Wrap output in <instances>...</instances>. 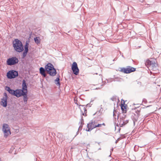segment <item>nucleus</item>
<instances>
[{"mask_svg": "<svg viewBox=\"0 0 161 161\" xmlns=\"http://www.w3.org/2000/svg\"><path fill=\"white\" fill-rule=\"evenodd\" d=\"M13 46L14 50L20 53L24 50L23 46L21 42L18 39H15L13 42Z\"/></svg>", "mask_w": 161, "mask_h": 161, "instance_id": "obj_2", "label": "nucleus"}, {"mask_svg": "<svg viewBox=\"0 0 161 161\" xmlns=\"http://www.w3.org/2000/svg\"><path fill=\"white\" fill-rule=\"evenodd\" d=\"M18 74L17 71L14 70H12L9 71L7 73V76L8 78L11 79L18 76Z\"/></svg>", "mask_w": 161, "mask_h": 161, "instance_id": "obj_6", "label": "nucleus"}, {"mask_svg": "<svg viewBox=\"0 0 161 161\" xmlns=\"http://www.w3.org/2000/svg\"><path fill=\"white\" fill-rule=\"evenodd\" d=\"M93 123H94V125H103L104 126H105V125L104 123H103L102 124H97L96 122L95 121H93Z\"/></svg>", "mask_w": 161, "mask_h": 161, "instance_id": "obj_24", "label": "nucleus"}, {"mask_svg": "<svg viewBox=\"0 0 161 161\" xmlns=\"http://www.w3.org/2000/svg\"><path fill=\"white\" fill-rule=\"evenodd\" d=\"M18 59L16 57H13L8 59L7 61V64L8 65H14L18 62Z\"/></svg>", "mask_w": 161, "mask_h": 161, "instance_id": "obj_5", "label": "nucleus"}, {"mask_svg": "<svg viewBox=\"0 0 161 161\" xmlns=\"http://www.w3.org/2000/svg\"><path fill=\"white\" fill-rule=\"evenodd\" d=\"M0 161H1V159L0 158Z\"/></svg>", "mask_w": 161, "mask_h": 161, "instance_id": "obj_32", "label": "nucleus"}, {"mask_svg": "<svg viewBox=\"0 0 161 161\" xmlns=\"http://www.w3.org/2000/svg\"><path fill=\"white\" fill-rule=\"evenodd\" d=\"M22 86V89H17L15 90L14 96L17 97L22 96L27 93V86L25 80H23Z\"/></svg>", "mask_w": 161, "mask_h": 161, "instance_id": "obj_1", "label": "nucleus"}, {"mask_svg": "<svg viewBox=\"0 0 161 161\" xmlns=\"http://www.w3.org/2000/svg\"><path fill=\"white\" fill-rule=\"evenodd\" d=\"M28 52H25V51H24V52H23V56L24 57H25L26 55V54Z\"/></svg>", "mask_w": 161, "mask_h": 161, "instance_id": "obj_25", "label": "nucleus"}, {"mask_svg": "<svg viewBox=\"0 0 161 161\" xmlns=\"http://www.w3.org/2000/svg\"><path fill=\"white\" fill-rule=\"evenodd\" d=\"M134 105H135L136 106H135L134 108H132V110L133 109L135 110V109L136 108H138L139 107V104H134Z\"/></svg>", "mask_w": 161, "mask_h": 161, "instance_id": "obj_23", "label": "nucleus"}, {"mask_svg": "<svg viewBox=\"0 0 161 161\" xmlns=\"http://www.w3.org/2000/svg\"><path fill=\"white\" fill-rule=\"evenodd\" d=\"M133 123H134V125H135V122L134 120H133Z\"/></svg>", "mask_w": 161, "mask_h": 161, "instance_id": "obj_30", "label": "nucleus"}, {"mask_svg": "<svg viewBox=\"0 0 161 161\" xmlns=\"http://www.w3.org/2000/svg\"><path fill=\"white\" fill-rule=\"evenodd\" d=\"M55 83L56 84L60 86V83L59 82V78H57L56 80H55Z\"/></svg>", "mask_w": 161, "mask_h": 161, "instance_id": "obj_20", "label": "nucleus"}, {"mask_svg": "<svg viewBox=\"0 0 161 161\" xmlns=\"http://www.w3.org/2000/svg\"><path fill=\"white\" fill-rule=\"evenodd\" d=\"M28 43L27 42H26L25 45V46L24 48H25V52H28Z\"/></svg>", "mask_w": 161, "mask_h": 161, "instance_id": "obj_21", "label": "nucleus"}, {"mask_svg": "<svg viewBox=\"0 0 161 161\" xmlns=\"http://www.w3.org/2000/svg\"><path fill=\"white\" fill-rule=\"evenodd\" d=\"M101 125H94L93 121H92L90 123L87 124L88 129H86L87 131H89L92 130L96 127H101Z\"/></svg>", "mask_w": 161, "mask_h": 161, "instance_id": "obj_7", "label": "nucleus"}, {"mask_svg": "<svg viewBox=\"0 0 161 161\" xmlns=\"http://www.w3.org/2000/svg\"><path fill=\"white\" fill-rule=\"evenodd\" d=\"M49 75L52 76H54L56 74V69L54 68L51 69L47 72Z\"/></svg>", "mask_w": 161, "mask_h": 161, "instance_id": "obj_13", "label": "nucleus"}, {"mask_svg": "<svg viewBox=\"0 0 161 161\" xmlns=\"http://www.w3.org/2000/svg\"><path fill=\"white\" fill-rule=\"evenodd\" d=\"M121 109L123 113H126V106L122 104L121 105Z\"/></svg>", "mask_w": 161, "mask_h": 161, "instance_id": "obj_18", "label": "nucleus"}, {"mask_svg": "<svg viewBox=\"0 0 161 161\" xmlns=\"http://www.w3.org/2000/svg\"><path fill=\"white\" fill-rule=\"evenodd\" d=\"M53 68H54L53 66L51 63H48L45 67L46 70L47 72Z\"/></svg>", "mask_w": 161, "mask_h": 161, "instance_id": "obj_11", "label": "nucleus"}, {"mask_svg": "<svg viewBox=\"0 0 161 161\" xmlns=\"http://www.w3.org/2000/svg\"><path fill=\"white\" fill-rule=\"evenodd\" d=\"M40 72L41 74L45 77L46 76V74L45 73V70L43 67H41L40 68Z\"/></svg>", "mask_w": 161, "mask_h": 161, "instance_id": "obj_16", "label": "nucleus"}, {"mask_svg": "<svg viewBox=\"0 0 161 161\" xmlns=\"http://www.w3.org/2000/svg\"><path fill=\"white\" fill-rule=\"evenodd\" d=\"M131 133H134V131H132V132Z\"/></svg>", "mask_w": 161, "mask_h": 161, "instance_id": "obj_31", "label": "nucleus"}, {"mask_svg": "<svg viewBox=\"0 0 161 161\" xmlns=\"http://www.w3.org/2000/svg\"><path fill=\"white\" fill-rule=\"evenodd\" d=\"M57 136L59 138V140L61 142H62L64 139L63 135L61 133H58Z\"/></svg>", "mask_w": 161, "mask_h": 161, "instance_id": "obj_17", "label": "nucleus"}, {"mask_svg": "<svg viewBox=\"0 0 161 161\" xmlns=\"http://www.w3.org/2000/svg\"><path fill=\"white\" fill-rule=\"evenodd\" d=\"M35 42L37 44H39L40 42V39L39 37H36L34 38Z\"/></svg>", "mask_w": 161, "mask_h": 161, "instance_id": "obj_19", "label": "nucleus"}, {"mask_svg": "<svg viewBox=\"0 0 161 161\" xmlns=\"http://www.w3.org/2000/svg\"><path fill=\"white\" fill-rule=\"evenodd\" d=\"M135 158H133V159H131V161H135Z\"/></svg>", "mask_w": 161, "mask_h": 161, "instance_id": "obj_29", "label": "nucleus"}, {"mask_svg": "<svg viewBox=\"0 0 161 161\" xmlns=\"http://www.w3.org/2000/svg\"><path fill=\"white\" fill-rule=\"evenodd\" d=\"M71 69L73 73L77 75L79 73V69L77 65L75 62H74L73 63L72 65Z\"/></svg>", "mask_w": 161, "mask_h": 161, "instance_id": "obj_8", "label": "nucleus"}, {"mask_svg": "<svg viewBox=\"0 0 161 161\" xmlns=\"http://www.w3.org/2000/svg\"><path fill=\"white\" fill-rule=\"evenodd\" d=\"M2 131L3 133L4 136L5 138L7 137L11 134L10 128L7 124H4L3 125Z\"/></svg>", "mask_w": 161, "mask_h": 161, "instance_id": "obj_3", "label": "nucleus"}, {"mask_svg": "<svg viewBox=\"0 0 161 161\" xmlns=\"http://www.w3.org/2000/svg\"><path fill=\"white\" fill-rule=\"evenodd\" d=\"M137 84H138V85L139 86H140L141 85V82H137Z\"/></svg>", "mask_w": 161, "mask_h": 161, "instance_id": "obj_28", "label": "nucleus"}, {"mask_svg": "<svg viewBox=\"0 0 161 161\" xmlns=\"http://www.w3.org/2000/svg\"><path fill=\"white\" fill-rule=\"evenodd\" d=\"M8 96L7 94L4 93V97L1 99L0 103L1 105L4 107H6L7 104Z\"/></svg>", "mask_w": 161, "mask_h": 161, "instance_id": "obj_9", "label": "nucleus"}, {"mask_svg": "<svg viewBox=\"0 0 161 161\" xmlns=\"http://www.w3.org/2000/svg\"><path fill=\"white\" fill-rule=\"evenodd\" d=\"M146 65L153 70H155L157 69V64L154 62L150 60H147L146 62Z\"/></svg>", "mask_w": 161, "mask_h": 161, "instance_id": "obj_4", "label": "nucleus"}, {"mask_svg": "<svg viewBox=\"0 0 161 161\" xmlns=\"http://www.w3.org/2000/svg\"><path fill=\"white\" fill-rule=\"evenodd\" d=\"M136 70V68L131 67V72L135 71Z\"/></svg>", "mask_w": 161, "mask_h": 161, "instance_id": "obj_27", "label": "nucleus"}, {"mask_svg": "<svg viewBox=\"0 0 161 161\" xmlns=\"http://www.w3.org/2000/svg\"><path fill=\"white\" fill-rule=\"evenodd\" d=\"M120 71L126 74L131 73V68L130 66H128L126 68H120Z\"/></svg>", "mask_w": 161, "mask_h": 161, "instance_id": "obj_10", "label": "nucleus"}, {"mask_svg": "<svg viewBox=\"0 0 161 161\" xmlns=\"http://www.w3.org/2000/svg\"><path fill=\"white\" fill-rule=\"evenodd\" d=\"M6 89L7 91L9 93L13 95H15V90L14 91L12 89H11L8 86L6 87Z\"/></svg>", "mask_w": 161, "mask_h": 161, "instance_id": "obj_14", "label": "nucleus"}, {"mask_svg": "<svg viewBox=\"0 0 161 161\" xmlns=\"http://www.w3.org/2000/svg\"><path fill=\"white\" fill-rule=\"evenodd\" d=\"M81 107H80L81 114L84 116H85L86 113V110L84 106H81Z\"/></svg>", "mask_w": 161, "mask_h": 161, "instance_id": "obj_12", "label": "nucleus"}, {"mask_svg": "<svg viewBox=\"0 0 161 161\" xmlns=\"http://www.w3.org/2000/svg\"><path fill=\"white\" fill-rule=\"evenodd\" d=\"M82 123H81V125L80 126L79 128V130H81L82 129Z\"/></svg>", "mask_w": 161, "mask_h": 161, "instance_id": "obj_26", "label": "nucleus"}, {"mask_svg": "<svg viewBox=\"0 0 161 161\" xmlns=\"http://www.w3.org/2000/svg\"><path fill=\"white\" fill-rule=\"evenodd\" d=\"M113 116L114 118L116 119H118L119 118V114L117 111L115 110V108L114 109V110L113 113Z\"/></svg>", "mask_w": 161, "mask_h": 161, "instance_id": "obj_15", "label": "nucleus"}, {"mask_svg": "<svg viewBox=\"0 0 161 161\" xmlns=\"http://www.w3.org/2000/svg\"><path fill=\"white\" fill-rule=\"evenodd\" d=\"M23 100L24 102L27 103V94H26L25 95H23Z\"/></svg>", "mask_w": 161, "mask_h": 161, "instance_id": "obj_22", "label": "nucleus"}]
</instances>
